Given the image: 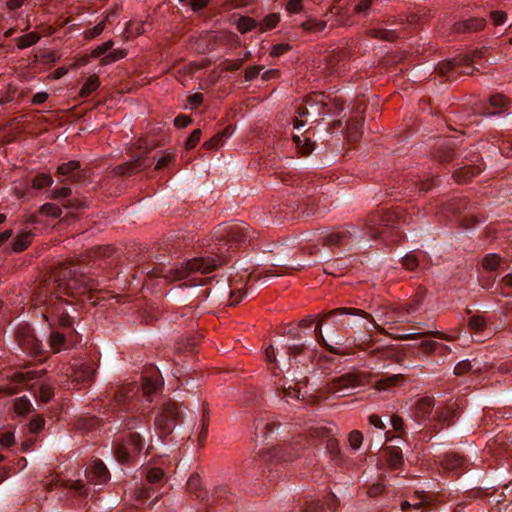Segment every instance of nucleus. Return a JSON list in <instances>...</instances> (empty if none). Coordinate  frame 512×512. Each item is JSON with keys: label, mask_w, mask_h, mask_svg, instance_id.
<instances>
[{"label": "nucleus", "mask_w": 512, "mask_h": 512, "mask_svg": "<svg viewBox=\"0 0 512 512\" xmlns=\"http://www.w3.org/2000/svg\"><path fill=\"white\" fill-rule=\"evenodd\" d=\"M298 512H324V504L319 500H312L306 502L305 507L301 508Z\"/></svg>", "instance_id": "4d7b16f0"}, {"label": "nucleus", "mask_w": 512, "mask_h": 512, "mask_svg": "<svg viewBox=\"0 0 512 512\" xmlns=\"http://www.w3.org/2000/svg\"><path fill=\"white\" fill-rule=\"evenodd\" d=\"M184 246V241L177 237L175 240H168L164 250L169 254H176Z\"/></svg>", "instance_id": "6e6d98bb"}, {"label": "nucleus", "mask_w": 512, "mask_h": 512, "mask_svg": "<svg viewBox=\"0 0 512 512\" xmlns=\"http://www.w3.org/2000/svg\"><path fill=\"white\" fill-rule=\"evenodd\" d=\"M16 339L19 347L33 357H39L44 353L43 343L28 324L20 325L16 331Z\"/></svg>", "instance_id": "f8f14e48"}, {"label": "nucleus", "mask_w": 512, "mask_h": 512, "mask_svg": "<svg viewBox=\"0 0 512 512\" xmlns=\"http://www.w3.org/2000/svg\"><path fill=\"white\" fill-rule=\"evenodd\" d=\"M201 135L202 131L200 129H195L185 141L186 150L193 149L199 143Z\"/></svg>", "instance_id": "052dcab7"}, {"label": "nucleus", "mask_w": 512, "mask_h": 512, "mask_svg": "<svg viewBox=\"0 0 512 512\" xmlns=\"http://www.w3.org/2000/svg\"><path fill=\"white\" fill-rule=\"evenodd\" d=\"M289 340L292 343L287 344V354L289 359H294L296 363L306 365L307 362L312 361L315 356V346L313 343L303 341L301 331L298 327H291L286 331Z\"/></svg>", "instance_id": "9d476101"}, {"label": "nucleus", "mask_w": 512, "mask_h": 512, "mask_svg": "<svg viewBox=\"0 0 512 512\" xmlns=\"http://www.w3.org/2000/svg\"><path fill=\"white\" fill-rule=\"evenodd\" d=\"M88 272H90V266L84 264V259L65 261L53 270L44 292L80 294L81 289L92 286L91 278L87 275Z\"/></svg>", "instance_id": "423d86ee"}, {"label": "nucleus", "mask_w": 512, "mask_h": 512, "mask_svg": "<svg viewBox=\"0 0 512 512\" xmlns=\"http://www.w3.org/2000/svg\"><path fill=\"white\" fill-rule=\"evenodd\" d=\"M490 18L495 25H503L507 20V14L503 11H491Z\"/></svg>", "instance_id": "774afa93"}, {"label": "nucleus", "mask_w": 512, "mask_h": 512, "mask_svg": "<svg viewBox=\"0 0 512 512\" xmlns=\"http://www.w3.org/2000/svg\"><path fill=\"white\" fill-rule=\"evenodd\" d=\"M314 203L315 200L313 198L312 194H307L305 197H302L300 200H298L297 203V210L306 215H312L315 213L314 210Z\"/></svg>", "instance_id": "c9c22d12"}, {"label": "nucleus", "mask_w": 512, "mask_h": 512, "mask_svg": "<svg viewBox=\"0 0 512 512\" xmlns=\"http://www.w3.org/2000/svg\"><path fill=\"white\" fill-rule=\"evenodd\" d=\"M100 85V81L98 76L92 75L87 78L84 85L80 90L81 97H88L91 93H93Z\"/></svg>", "instance_id": "79ce46f5"}, {"label": "nucleus", "mask_w": 512, "mask_h": 512, "mask_svg": "<svg viewBox=\"0 0 512 512\" xmlns=\"http://www.w3.org/2000/svg\"><path fill=\"white\" fill-rule=\"evenodd\" d=\"M317 441L326 442V449L331 456L338 457L340 454L338 442L335 438L331 437L330 429L322 426L311 427L307 435H299L293 442L278 445L261 454V458L269 470L267 478L273 481L280 473L279 466L293 461L301 455L306 447L315 445Z\"/></svg>", "instance_id": "20e7f679"}, {"label": "nucleus", "mask_w": 512, "mask_h": 512, "mask_svg": "<svg viewBox=\"0 0 512 512\" xmlns=\"http://www.w3.org/2000/svg\"><path fill=\"white\" fill-rule=\"evenodd\" d=\"M324 113L330 116H339L344 109L343 102L337 98L323 104Z\"/></svg>", "instance_id": "ea45409f"}, {"label": "nucleus", "mask_w": 512, "mask_h": 512, "mask_svg": "<svg viewBox=\"0 0 512 512\" xmlns=\"http://www.w3.org/2000/svg\"><path fill=\"white\" fill-rule=\"evenodd\" d=\"M280 425H277L270 415L261 416L255 420L254 429L256 437H262L267 440L276 434Z\"/></svg>", "instance_id": "b1692460"}, {"label": "nucleus", "mask_w": 512, "mask_h": 512, "mask_svg": "<svg viewBox=\"0 0 512 512\" xmlns=\"http://www.w3.org/2000/svg\"><path fill=\"white\" fill-rule=\"evenodd\" d=\"M492 293L500 294L504 297L512 296V273L505 275L498 283L495 282Z\"/></svg>", "instance_id": "2f4dec72"}, {"label": "nucleus", "mask_w": 512, "mask_h": 512, "mask_svg": "<svg viewBox=\"0 0 512 512\" xmlns=\"http://www.w3.org/2000/svg\"><path fill=\"white\" fill-rule=\"evenodd\" d=\"M40 213L53 218H59L62 215V209L54 203H45L40 207Z\"/></svg>", "instance_id": "de8ad7c7"}, {"label": "nucleus", "mask_w": 512, "mask_h": 512, "mask_svg": "<svg viewBox=\"0 0 512 512\" xmlns=\"http://www.w3.org/2000/svg\"><path fill=\"white\" fill-rule=\"evenodd\" d=\"M363 442V435L360 431L358 430H353L350 434H349V443H350V446L354 449V450H357L360 448L361 444Z\"/></svg>", "instance_id": "680f3d73"}, {"label": "nucleus", "mask_w": 512, "mask_h": 512, "mask_svg": "<svg viewBox=\"0 0 512 512\" xmlns=\"http://www.w3.org/2000/svg\"><path fill=\"white\" fill-rule=\"evenodd\" d=\"M484 273L479 277L481 285L484 289L490 290L494 287L497 275L495 272L499 269L507 267L506 260L498 254H487L482 260Z\"/></svg>", "instance_id": "4468645a"}, {"label": "nucleus", "mask_w": 512, "mask_h": 512, "mask_svg": "<svg viewBox=\"0 0 512 512\" xmlns=\"http://www.w3.org/2000/svg\"><path fill=\"white\" fill-rule=\"evenodd\" d=\"M406 214L399 210L379 209L371 214L363 226L350 225L325 234L322 237L324 246L331 249L340 248L342 251L354 249L363 239L370 240L382 237L391 238L392 242L400 241L403 237L402 225L406 223Z\"/></svg>", "instance_id": "7ed1b4c3"}, {"label": "nucleus", "mask_w": 512, "mask_h": 512, "mask_svg": "<svg viewBox=\"0 0 512 512\" xmlns=\"http://www.w3.org/2000/svg\"><path fill=\"white\" fill-rule=\"evenodd\" d=\"M434 157L440 162H449L455 158V142L451 139L438 140L433 148Z\"/></svg>", "instance_id": "5701e85b"}, {"label": "nucleus", "mask_w": 512, "mask_h": 512, "mask_svg": "<svg viewBox=\"0 0 512 512\" xmlns=\"http://www.w3.org/2000/svg\"><path fill=\"white\" fill-rule=\"evenodd\" d=\"M53 179L51 176L46 174H38L32 180V186L35 189H42L51 186Z\"/></svg>", "instance_id": "603ef678"}, {"label": "nucleus", "mask_w": 512, "mask_h": 512, "mask_svg": "<svg viewBox=\"0 0 512 512\" xmlns=\"http://www.w3.org/2000/svg\"><path fill=\"white\" fill-rule=\"evenodd\" d=\"M44 424H45V420L42 416L40 415H37L35 417H33L30 422H29V431L31 433H38L40 432L43 427H44Z\"/></svg>", "instance_id": "bf43d9fd"}, {"label": "nucleus", "mask_w": 512, "mask_h": 512, "mask_svg": "<svg viewBox=\"0 0 512 512\" xmlns=\"http://www.w3.org/2000/svg\"><path fill=\"white\" fill-rule=\"evenodd\" d=\"M85 475L87 480L95 485L105 484L110 479V473L101 460L93 461L85 470Z\"/></svg>", "instance_id": "412c9836"}, {"label": "nucleus", "mask_w": 512, "mask_h": 512, "mask_svg": "<svg viewBox=\"0 0 512 512\" xmlns=\"http://www.w3.org/2000/svg\"><path fill=\"white\" fill-rule=\"evenodd\" d=\"M326 21L317 19H308L302 23V28L307 32L318 33L326 28Z\"/></svg>", "instance_id": "c03bdc74"}, {"label": "nucleus", "mask_w": 512, "mask_h": 512, "mask_svg": "<svg viewBox=\"0 0 512 512\" xmlns=\"http://www.w3.org/2000/svg\"><path fill=\"white\" fill-rule=\"evenodd\" d=\"M39 37L35 33H29L17 39V46L20 49L28 48L38 41Z\"/></svg>", "instance_id": "864d4df0"}, {"label": "nucleus", "mask_w": 512, "mask_h": 512, "mask_svg": "<svg viewBox=\"0 0 512 512\" xmlns=\"http://www.w3.org/2000/svg\"><path fill=\"white\" fill-rule=\"evenodd\" d=\"M14 411L19 416H27L33 411V405L26 396L18 397L14 400Z\"/></svg>", "instance_id": "f704fd0d"}, {"label": "nucleus", "mask_w": 512, "mask_h": 512, "mask_svg": "<svg viewBox=\"0 0 512 512\" xmlns=\"http://www.w3.org/2000/svg\"><path fill=\"white\" fill-rule=\"evenodd\" d=\"M468 201L466 199L453 200L449 204V210L454 214H461L467 209Z\"/></svg>", "instance_id": "13d9d810"}, {"label": "nucleus", "mask_w": 512, "mask_h": 512, "mask_svg": "<svg viewBox=\"0 0 512 512\" xmlns=\"http://www.w3.org/2000/svg\"><path fill=\"white\" fill-rule=\"evenodd\" d=\"M422 304V297L417 296L415 299L411 300L410 302H406L404 304H401L399 307L400 310V317H405L409 315H413L420 311V306Z\"/></svg>", "instance_id": "72a5a7b5"}, {"label": "nucleus", "mask_w": 512, "mask_h": 512, "mask_svg": "<svg viewBox=\"0 0 512 512\" xmlns=\"http://www.w3.org/2000/svg\"><path fill=\"white\" fill-rule=\"evenodd\" d=\"M445 472L454 476L462 474L468 468V461L457 453H446L439 459Z\"/></svg>", "instance_id": "a211bd4d"}, {"label": "nucleus", "mask_w": 512, "mask_h": 512, "mask_svg": "<svg viewBox=\"0 0 512 512\" xmlns=\"http://www.w3.org/2000/svg\"><path fill=\"white\" fill-rule=\"evenodd\" d=\"M403 379L401 374L388 375L382 377L376 382V388L378 390H388L390 387L398 385Z\"/></svg>", "instance_id": "4c0bfd02"}, {"label": "nucleus", "mask_w": 512, "mask_h": 512, "mask_svg": "<svg viewBox=\"0 0 512 512\" xmlns=\"http://www.w3.org/2000/svg\"><path fill=\"white\" fill-rule=\"evenodd\" d=\"M47 308L43 314L50 333L47 343L53 353L72 349L81 341V335L74 329V316L67 309L68 303L59 299L45 300Z\"/></svg>", "instance_id": "39448f33"}, {"label": "nucleus", "mask_w": 512, "mask_h": 512, "mask_svg": "<svg viewBox=\"0 0 512 512\" xmlns=\"http://www.w3.org/2000/svg\"><path fill=\"white\" fill-rule=\"evenodd\" d=\"M293 143L301 156H308L315 148V144L312 143L308 137L303 135H294Z\"/></svg>", "instance_id": "7c9ffc66"}, {"label": "nucleus", "mask_w": 512, "mask_h": 512, "mask_svg": "<svg viewBox=\"0 0 512 512\" xmlns=\"http://www.w3.org/2000/svg\"><path fill=\"white\" fill-rule=\"evenodd\" d=\"M224 143V139L221 136V134L218 132L216 135L211 137L208 141H206L203 145L204 148L210 150V149H216L220 146H222Z\"/></svg>", "instance_id": "e2e57ef3"}, {"label": "nucleus", "mask_w": 512, "mask_h": 512, "mask_svg": "<svg viewBox=\"0 0 512 512\" xmlns=\"http://www.w3.org/2000/svg\"><path fill=\"white\" fill-rule=\"evenodd\" d=\"M326 61L329 73L331 75L339 76L345 70L347 65L346 52L340 51L338 53H333L327 57Z\"/></svg>", "instance_id": "c85d7f7f"}, {"label": "nucleus", "mask_w": 512, "mask_h": 512, "mask_svg": "<svg viewBox=\"0 0 512 512\" xmlns=\"http://www.w3.org/2000/svg\"><path fill=\"white\" fill-rule=\"evenodd\" d=\"M369 34L381 40L392 42L398 38L396 30L384 29V28H373L369 31Z\"/></svg>", "instance_id": "58836bf2"}, {"label": "nucleus", "mask_w": 512, "mask_h": 512, "mask_svg": "<svg viewBox=\"0 0 512 512\" xmlns=\"http://www.w3.org/2000/svg\"><path fill=\"white\" fill-rule=\"evenodd\" d=\"M104 28H105L104 22H101V23L95 25L94 27H92L84 32L85 38L92 39V38L97 37L98 35H100L103 32Z\"/></svg>", "instance_id": "338daca9"}, {"label": "nucleus", "mask_w": 512, "mask_h": 512, "mask_svg": "<svg viewBox=\"0 0 512 512\" xmlns=\"http://www.w3.org/2000/svg\"><path fill=\"white\" fill-rule=\"evenodd\" d=\"M276 395L281 398H291V399H300V391L291 386L285 387L281 386L276 389Z\"/></svg>", "instance_id": "09e8293b"}, {"label": "nucleus", "mask_w": 512, "mask_h": 512, "mask_svg": "<svg viewBox=\"0 0 512 512\" xmlns=\"http://www.w3.org/2000/svg\"><path fill=\"white\" fill-rule=\"evenodd\" d=\"M95 374V368L92 363H82L73 368L72 381L76 385L86 386L89 385Z\"/></svg>", "instance_id": "a878e982"}, {"label": "nucleus", "mask_w": 512, "mask_h": 512, "mask_svg": "<svg viewBox=\"0 0 512 512\" xmlns=\"http://www.w3.org/2000/svg\"><path fill=\"white\" fill-rule=\"evenodd\" d=\"M33 236V233L30 231L22 232L20 235H18L16 238L12 240V250L16 253L24 251L30 245Z\"/></svg>", "instance_id": "473e14b6"}, {"label": "nucleus", "mask_w": 512, "mask_h": 512, "mask_svg": "<svg viewBox=\"0 0 512 512\" xmlns=\"http://www.w3.org/2000/svg\"><path fill=\"white\" fill-rule=\"evenodd\" d=\"M438 183H439L438 179H430V178L422 179V178L418 177L417 179L414 180L415 187L417 189H419V191H421V192L429 191L432 187H434L435 185H438Z\"/></svg>", "instance_id": "3c124183"}, {"label": "nucleus", "mask_w": 512, "mask_h": 512, "mask_svg": "<svg viewBox=\"0 0 512 512\" xmlns=\"http://www.w3.org/2000/svg\"><path fill=\"white\" fill-rule=\"evenodd\" d=\"M57 172L59 175L67 176L73 183H80L86 178V172L80 169L78 161H69L61 164Z\"/></svg>", "instance_id": "393cba45"}, {"label": "nucleus", "mask_w": 512, "mask_h": 512, "mask_svg": "<svg viewBox=\"0 0 512 512\" xmlns=\"http://www.w3.org/2000/svg\"><path fill=\"white\" fill-rule=\"evenodd\" d=\"M280 17L276 13H271L266 15L262 22H259V29L260 31H266L273 29L279 22Z\"/></svg>", "instance_id": "49530a36"}, {"label": "nucleus", "mask_w": 512, "mask_h": 512, "mask_svg": "<svg viewBox=\"0 0 512 512\" xmlns=\"http://www.w3.org/2000/svg\"><path fill=\"white\" fill-rule=\"evenodd\" d=\"M164 473L159 468H151L147 471V482L148 484L145 485L138 493V498L141 500H148L152 497V495L156 492V488L154 486H157L161 483L163 479Z\"/></svg>", "instance_id": "4be33fe9"}, {"label": "nucleus", "mask_w": 512, "mask_h": 512, "mask_svg": "<svg viewBox=\"0 0 512 512\" xmlns=\"http://www.w3.org/2000/svg\"><path fill=\"white\" fill-rule=\"evenodd\" d=\"M350 316H358L362 319H371V325L375 328L377 327V324L368 313L357 308H337L324 313L321 317L322 321H331L332 324L346 329V325H350Z\"/></svg>", "instance_id": "ddd939ff"}, {"label": "nucleus", "mask_w": 512, "mask_h": 512, "mask_svg": "<svg viewBox=\"0 0 512 512\" xmlns=\"http://www.w3.org/2000/svg\"><path fill=\"white\" fill-rule=\"evenodd\" d=\"M487 25V21L483 17H469L456 21L452 25V32L458 35H468L478 33Z\"/></svg>", "instance_id": "f3484780"}, {"label": "nucleus", "mask_w": 512, "mask_h": 512, "mask_svg": "<svg viewBox=\"0 0 512 512\" xmlns=\"http://www.w3.org/2000/svg\"><path fill=\"white\" fill-rule=\"evenodd\" d=\"M182 417V407L177 402L168 401L163 404L155 417V428L160 437L169 435Z\"/></svg>", "instance_id": "9b49d317"}, {"label": "nucleus", "mask_w": 512, "mask_h": 512, "mask_svg": "<svg viewBox=\"0 0 512 512\" xmlns=\"http://www.w3.org/2000/svg\"><path fill=\"white\" fill-rule=\"evenodd\" d=\"M247 294L243 287L242 279L238 275L233 276L229 280V296L230 305L238 304Z\"/></svg>", "instance_id": "c756f323"}, {"label": "nucleus", "mask_w": 512, "mask_h": 512, "mask_svg": "<svg viewBox=\"0 0 512 512\" xmlns=\"http://www.w3.org/2000/svg\"><path fill=\"white\" fill-rule=\"evenodd\" d=\"M382 457L392 470L399 469L404 463L402 450L398 446L383 447Z\"/></svg>", "instance_id": "bb28decb"}, {"label": "nucleus", "mask_w": 512, "mask_h": 512, "mask_svg": "<svg viewBox=\"0 0 512 512\" xmlns=\"http://www.w3.org/2000/svg\"><path fill=\"white\" fill-rule=\"evenodd\" d=\"M126 56V51L121 49H116L110 52L104 59V63H112L119 59H122Z\"/></svg>", "instance_id": "69168bd1"}, {"label": "nucleus", "mask_w": 512, "mask_h": 512, "mask_svg": "<svg viewBox=\"0 0 512 512\" xmlns=\"http://www.w3.org/2000/svg\"><path fill=\"white\" fill-rule=\"evenodd\" d=\"M419 349L425 355H429V354L433 353L434 351H436L437 349H440L442 353H447L450 351L448 346L439 344L432 340H423L419 344Z\"/></svg>", "instance_id": "e433bc0d"}, {"label": "nucleus", "mask_w": 512, "mask_h": 512, "mask_svg": "<svg viewBox=\"0 0 512 512\" xmlns=\"http://www.w3.org/2000/svg\"><path fill=\"white\" fill-rule=\"evenodd\" d=\"M141 386L137 383L123 384L115 392V398L121 409L134 412L145 410L142 401H152V395L158 393L163 386V378L156 367H151L141 377ZM120 427L129 431L125 444L115 447V456L121 463H129L145 447L146 436L150 435V426L144 415L125 416Z\"/></svg>", "instance_id": "f03ea898"}, {"label": "nucleus", "mask_w": 512, "mask_h": 512, "mask_svg": "<svg viewBox=\"0 0 512 512\" xmlns=\"http://www.w3.org/2000/svg\"><path fill=\"white\" fill-rule=\"evenodd\" d=\"M120 257L119 251L112 246H97L87 252L86 255L82 256L84 264L90 266V272L87 275L91 278L90 283L92 286H87L85 289H81L80 293H84L87 290H92L94 287V279L90 274L96 275L92 270H101L106 273L107 278H112L114 273L113 269L118 265V259Z\"/></svg>", "instance_id": "0eeeda50"}, {"label": "nucleus", "mask_w": 512, "mask_h": 512, "mask_svg": "<svg viewBox=\"0 0 512 512\" xmlns=\"http://www.w3.org/2000/svg\"><path fill=\"white\" fill-rule=\"evenodd\" d=\"M509 107V100L502 94H494L489 97L487 103H483L480 113L484 116L502 115Z\"/></svg>", "instance_id": "6ab92c4d"}, {"label": "nucleus", "mask_w": 512, "mask_h": 512, "mask_svg": "<svg viewBox=\"0 0 512 512\" xmlns=\"http://www.w3.org/2000/svg\"><path fill=\"white\" fill-rule=\"evenodd\" d=\"M468 325L474 333L480 334L485 332L487 321L482 315H473L469 318Z\"/></svg>", "instance_id": "a19ab883"}, {"label": "nucleus", "mask_w": 512, "mask_h": 512, "mask_svg": "<svg viewBox=\"0 0 512 512\" xmlns=\"http://www.w3.org/2000/svg\"><path fill=\"white\" fill-rule=\"evenodd\" d=\"M478 161V156H475V160H467L466 157H464L461 163H457L459 167L456 168L453 173V177L455 178V180L458 183H464L480 174L481 171L483 170V167L481 164H477Z\"/></svg>", "instance_id": "dca6fc26"}, {"label": "nucleus", "mask_w": 512, "mask_h": 512, "mask_svg": "<svg viewBox=\"0 0 512 512\" xmlns=\"http://www.w3.org/2000/svg\"><path fill=\"white\" fill-rule=\"evenodd\" d=\"M256 239V232L244 222L220 225L213 233L211 253L216 258L196 257L185 265L167 266L164 263L165 255H157L153 265L144 264L138 268L137 273L148 278H164L167 281L185 280L183 286L204 285L208 279L198 278L197 273L209 274L219 265L227 263L228 259L237 250Z\"/></svg>", "instance_id": "f257e3e1"}, {"label": "nucleus", "mask_w": 512, "mask_h": 512, "mask_svg": "<svg viewBox=\"0 0 512 512\" xmlns=\"http://www.w3.org/2000/svg\"><path fill=\"white\" fill-rule=\"evenodd\" d=\"M72 194L71 188L65 186L61 188H53L50 192V199L62 200V206L69 211V216L75 217L74 212L87 207L86 202L76 198H70Z\"/></svg>", "instance_id": "2eb2a0df"}, {"label": "nucleus", "mask_w": 512, "mask_h": 512, "mask_svg": "<svg viewBox=\"0 0 512 512\" xmlns=\"http://www.w3.org/2000/svg\"><path fill=\"white\" fill-rule=\"evenodd\" d=\"M256 28H259V22L248 16L240 17L237 22V29L241 33H246Z\"/></svg>", "instance_id": "37998d69"}, {"label": "nucleus", "mask_w": 512, "mask_h": 512, "mask_svg": "<svg viewBox=\"0 0 512 512\" xmlns=\"http://www.w3.org/2000/svg\"><path fill=\"white\" fill-rule=\"evenodd\" d=\"M434 399L430 396L419 398L415 404L413 413L418 421H428L433 424Z\"/></svg>", "instance_id": "aec40b11"}, {"label": "nucleus", "mask_w": 512, "mask_h": 512, "mask_svg": "<svg viewBox=\"0 0 512 512\" xmlns=\"http://www.w3.org/2000/svg\"><path fill=\"white\" fill-rule=\"evenodd\" d=\"M402 265L410 271H414L420 265L419 256L410 253L402 258Z\"/></svg>", "instance_id": "5fc2aeb1"}, {"label": "nucleus", "mask_w": 512, "mask_h": 512, "mask_svg": "<svg viewBox=\"0 0 512 512\" xmlns=\"http://www.w3.org/2000/svg\"><path fill=\"white\" fill-rule=\"evenodd\" d=\"M325 323V321H322V317L320 318L319 320V323L317 324V326L314 328L313 330V333L315 335V340L323 347H325L327 350H329L330 352H333L335 353V349L330 346L326 339L324 338L323 334H322V325Z\"/></svg>", "instance_id": "8fccbe9b"}, {"label": "nucleus", "mask_w": 512, "mask_h": 512, "mask_svg": "<svg viewBox=\"0 0 512 512\" xmlns=\"http://www.w3.org/2000/svg\"><path fill=\"white\" fill-rule=\"evenodd\" d=\"M488 47L474 50L470 55L458 56L451 60L438 63L437 70L439 74L447 80H455L459 75L472 74L475 68L473 64H478L485 56Z\"/></svg>", "instance_id": "6e6552de"}, {"label": "nucleus", "mask_w": 512, "mask_h": 512, "mask_svg": "<svg viewBox=\"0 0 512 512\" xmlns=\"http://www.w3.org/2000/svg\"><path fill=\"white\" fill-rule=\"evenodd\" d=\"M456 412L449 406L437 407L433 415L432 426L437 429L443 425L450 426L454 423Z\"/></svg>", "instance_id": "cd10ccee"}, {"label": "nucleus", "mask_w": 512, "mask_h": 512, "mask_svg": "<svg viewBox=\"0 0 512 512\" xmlns=\"http://www.w3.org/2000/svg\"><path fill=\"white\" fill-rule=\"evenodd\" d=\"M472 369V364L469 360H463L456 364L454 373L457 376L464 375Z\"/></svg>", "instance_id": "0e129e2a"}, {"label": "nucleus", "mask_w": 512, "mask_h": 512, "mask_svg": "<svg viewBox=\"0 0 512 512\" xmlns=\"http://www.w3.org/2000/svg\"><path fill=\"white\" fill-rule=\"evenodd\" d=\"M368 381L365 372L354 370L329 380L326 390L330 394L346 397L354 394L356 389L366 386Z\"/></svg>", "instance_id": "1a4fd4ad"}, {"label": "nucleus", "mask_w": 512, "mask_h": 512, "mask_svg": "<svg viewBox=\"0 0 512 512\" xmlns=\"http://www.w3.org/2000/svg\"><path fill=\"white\" fill-rule=\"evenodd\" d=\"M356 2L354 12L360 15H368L377 0H354Z\"/></svg>", "instance_id": "a18cd8bd"}]
</instances>
